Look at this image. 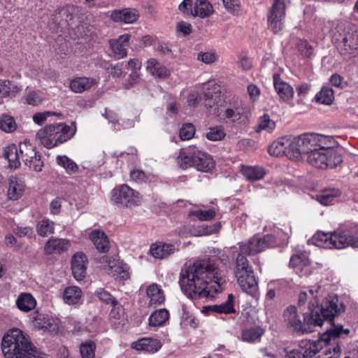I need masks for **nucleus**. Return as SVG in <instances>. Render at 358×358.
Instances as JSON below:
<instances>
[{"mask_svg": "<svg viewBox=\"0 0 358 358\" xmlns=\"http://www.w3.org/2000/svg\"><path fill=\"white\" fill-rule=\"evenodd\" d=\"M18 148L22 160H24V158H27L31 155H35V152H37L36 146L32 145L30 141L27 139L21 142Z\"/></svg>", "mask_w": 358, "mask_h": 358, "instance_id": "48", "label": "nucleus"}, {"mask_svg": "<svg viewBox=\"0 0 358 358\" xmlns=\"http://www.w3.org/2000/svg\"><path fill=\"white\" fill-rule=\"evenodd\" d=\"M358 46V39L351 33H347L339 43L341 53L343 55L353 53Z\"/></svg>", "mask_w": 358, "mask_h": 358, "instance_id": "32", "label": "nucleus"}, {"mask_svg": "<svg viewBox=\"0 0 358 358\" xmlns=\"http://www.w3.org/2000/svg\"><path fill=\"white\" fill-rule=\"evenodd\" d=\"M17 308L23 312L33 310L36 305V299L29 293H22L16 300Z\"/></svg>", "mask_w": 358, "mask_h": 358, "instance_id": "35", "label": "nucleus"}, {"mask_svg": "<svg viewBox=\"0 0 358 358\" xmlns=\"http://www.w3.org/2000/svg\"><path fill=\"white\" fill-rule=\"evenodd\" d=\"M227 10L232 14L239 12L241 8L240 0H222Z\"/></svg>", "mask_w": 358, "mask_h": 358, "instance_id": "56", "label": "nucleus"}, {"mask_svg": "<svg viewBox=\"0 0 358 358\" xmlns=\"http://www.w3.org/2000/svg\"><path fill=\"white\" fill-rule=\"evenodd\" d=\"M235 276L241 289L253 298L259 296L258 280L248 259L238 254L234 269Z\"/></svg>", "mask_w": 358, "mask_h": 358, "instance_id": "7", "label": "nucleus"}, {"mask_svg": "<svg viewBox=\"0 0 358 358\" xmlns=\"http://www.w3.org/2000/svg\"><path fill=\"white\" fill-rule=\"evenodd\" d=\"M241 173L248 180L251 181L261 180L266 174L264 169L258 166H242Z\"/></svg>", "mask_w": 358, "mask_h": 358, "instance_id": "36", "label": "nucleus"}, {"mask_svg": "<svg viewBox=\"0 0 358 358\" xmlns=\"http://www.w3.org/2000/svg\"><path fill=\"white\" fill-rule=\"evenodd\" d=\"M177 163L183 169L194 167L204 173L210 171L215 167V162L210 155L192 147L180 151Z\"/></svg>", "mask_w": 358, "mask_h": 358, "instance_id": "5", "label": "nucleus"}, {"mask_svg": "<svg viewBox=\"0 0 358 358\" xmlns=\"http://www.w3.org/2000/svg\"><path fill=\"white\" fill-rule=\"evenodd\" d=\"M1 350L5 358H43L29 336L18 328L10 329L4 334Z\"/></svg>", "mask_w": 358, "mask_h": 358, "instance_id": "3", "label": "nucleus"}, {"mask_svg": "<svg viewBox=\"0 0 358 358\" xmlns=\"http://www.w3.org/2000/svg\"><path fill=\"white\" fill-rule=\"evenodd\" d=\"M341 194L337 189H324L315 195L316 200L323 206L331 205L336 197Z\"/></svg>", "mask_w": 358, "mask_h": 358, "instance_id": "37", "label": "nucleus"}, {"mask_svg": "<svg viewBox=\"0 0 358 358\" xmlns=\"http://www.w3.org/2000/svg\"><path fill=\"white\" fill-rule=\"evenodd\" d=\"M22 87L8 80L0 79V99L15 96Z\"/></svg>", "mask_w": 358, "mask_h": 358, "instance_id": "33", "label": "nucleus"}, {"mask_svg": "<svg viewBox=\"0 0 358 358\" xmlns=\"http://www.w3.org/2000/svg\"><path fill=\"white\" fill-rule=\"evenodd\" d=\"M130 266L120 258H113V284L117 287L125 285L131 278Z\"/></svg>", "mask_w": 358, "mask_h": 358, "instance_id": "15", "label": "nucleus"}, {"mask_svg": "<svg viewBox=\"0 0 358 358\" xmlns=\"http://www.w3.org/2000/svg\"><path fill=\"white\" fill-rule=\"evenodd\" d=\"M130 178L132 180L141 183L146 180L147 176L142 170L134 169L131 171Z\"/></svg>", "mask_w": 358, "mask_h": 358, "instance_id": "62", "label": "nucleus"}, {"mask_svg": "<svg viewBox=\"0 0 358 358\" xmlns=\"http://www.w3.org/2000/svg\"><path fill=\"white\" fill-rule=\"evenodd\" d=\"M25 190L24 181L15 176L9 178L7 196L9 199L16 201L20 199Z\"/></svg>", "mask_w": 358, "mask_h": 358, "instance_id": "21", "label": "nucleus"}, {"mask_svg": "<svg viewBox=\"0 0 358 358\" xmlns=\"http://www.w3.org/2000/svg\"><path fill=\"white\" fill-rule=\"evenodd\" d=\"M22 161L26 166L32 170L36 172L42 171L43 162L41 161V156L38 152H35V155H31L27 158H24Z\"/></svg>", "mask_w": 358, "mask_h": 358, "instance_id": "46", "label": "nucleus"}, {"mask_svg": "<svg viewBox=\"0 0 358 358\" xmlns=\"http://www.w3.org/2000/svg\"><path fill=\"white\" fill-rule=\"evenodd\" d=\"M324 148H317L308 155L307 161L312 166L319 169L334 168L342 163L341 148H334V141L326 142Z\"/></svg>", "mask_w": 358, "mask_h": 358, "instance_id": "6", "label": "nucleus"}, {"mask_svg": "<svg viewBox=\"0 0 358 358\" xmlns=\"http://www.w3.org/2000/svg\"><path fill=\"white\" fill-rule=\"evenodd\" d=\"M95 84L96 80L92 78L78 77L70 82L69 87L74 93H82L89 90Z\"/></svg>", "mask_w": 358, "mask_h": 358, "instance_id": "28", "label": "nucleus"}, {"mask_svg": "<svg viewBox=\"0 0 358 358\" xmlns=\"http://www.w3.org/2000/svg\"><path fill=\"white\" fill-rule=\"evenodd\" d=\"M253 243L257 253L265 250L266 248L273 246L275 244V237L273 235H266L262 238L253 236L252 238V243Z\"/></svg>", "mask_w": 358, "mask_h": 358, "instance_id": "39", "label": "nucleus"}, {"mask_svg": "<svg viewBox=\"0 0 358 358\" xmlns=\"http://www.w3.org/2000/svg\"><path fill=\"white\" fill-rule=\"evenodd\" d=\"M286 15L285 0H274L267 14L268 28L274 33H279L284 27Z\"/></svg>", "mask_w": 358, "mask_h": 358, "instance_id": "11", "label": "nucleus"}, {"mask_svg": "<svg viewBox=\"0 0 358 358\" xmlns=\"http://www.w3.org/2000/svg\"><path fill=\"white\" fill-rule=\"evenodd\" d=\"M113 318L120 320L121 322L126 320L124 308L115 299H113Z\"/></svg>", "mask_w": 358, "mask_h": 358, "instance_id": "57", "label": "nucleus"}, {"mask_svg": "<svg viewBox=\"0 0 358 358\" xmlns=\"http://www.w3.org/2000/svg\"><path fill=\"white\" fill-rule=\"evenodd\" d=\"M69 246L70 243L67 239L52 238L46 243L44 252L46 255L59 254L67 250Z\"/></svg>", "mask_w": 358, "mask_h": 358, "instance_id": "25", "label": "nucleus"}, {"mask_svg": "<svg viewBox=\"0 0 358 358\" xmlns=\"http://www.w3.org/2000/svg\"><path fill=\"white\" fill-rule=\"evenodd\" d=\"M220 87L214 81H208L203 87V97L206 107L212 108L220 98Z\"/></svg>", "mask_w": 358, "mask_h": 358, "instance_id": "17", "label": "nucleus"}, {"mask_svg": "<svg viewBox=\"0 0 358 358\" xmlns=\"http://www.w3.org/2000/svg\"><path fill=\"white\" fill-rule=\"evenodd\" d=\"M328 141H331V136L315 133H305L293 137L290 145L291 155L294 159H298L302 155H308L317 148H324Z\"/></svg>", "mask_w": 358, "mask_h": 358, "instance_id": "8", "label": "nucleus"}, {"mask_svg": "<svg viewBox=\"0 0 358 358\" xmlns=\"http://www.w3.org/2000/svg\"><path fill=\"white\" fill-rule=\"evenodd\" d=\"M310 261L305 253L292 256L289 261V266L295 268L297 272L302 275H308L311 273L310 267Z\"/></svg>", "mask_w": 358, "mask_h": 358, "instance_id": "19", "label": "nucleus"}, {"mask_svg": "<svg viewBox=\"0 0 358 358\" xmlns=\"http://www.w3.org/2000/svg\"><path fill=\"white\" fill-rule=\"evenodd\" d=\"M76 126L65 123L48 124L39 129L36 139L47 148H52L71 139L76 133Z\"/></svg>", "mask_w": 358, "mask_h": 358, "instance_id": "4", "label": "nucleus"}, {"mask_svg": "<svg viewBox=\"0 0 358 358\" xmlns=\"http://www.w3.org/2000/svg\"><path fill=\"white\" fill-rule=\"evenodd\" d=\"M197 59L206 64H210L217 60V55L213 52H200L197 55Z\"/></svg>", "mask_w": 358, "mask_h": 358, "instance_id": "59", "label": "nucleus"}, {"mask_svg": "<svg viewBox=\"0 0 358 358\" xmlns=\"http://www.w3.org/2000/svg\"><path fill=\"white\" fill-rule=\"evenodd\" d=\"M195 127L192 123L183 124L179 131V136L182 141H187L194 137Z\"/></svg>", "mask_w": 358, "mask_h": 358, "instance_id": "50", "label": "nucleus"}, {"mask_svg": "<svg viewBox=\"0 0 358 358\" xmlns=\"http://www.w3.org/2000/svg\"><path fill=\"white\" fill-rule=\"evenodd\" d=\"M176 251L175 247L171 244L166 243H155L150 247V253L155 257L159 259H164L174 253Z\"/></svg>", "mask_w": 358, "mask_h": 358, "instance_id": "29", "label": "nucleus"}, {"mask_svg": "<svg viewBox=\"0 0 358 358\" xmlns=\"http://www.w3.org/2000/svg\"><path fill=\"white\" fill-rule=\"evenodd\" d=\"M303 314V322H302L297 313L296 308L289 306L284 313L285 320L292 328V329L300 334H304L313 331L314 324H309L305 320Z\"/></svg>", "mask_w": 358, "mask_h": 358, "instance_id": "13", "label": "nucleus"}, {"mask_svg": "<svg viewBox=\"0 0 358 358\" xmlns=\"http://www.w3.org/2000/svg\"><path fill=\"white\" fill-rule=\"evenodd\" d=\"M292 138L282 137L273 142L268 148L270 155L279 157L286 155L290 159H294V156L291 155L292 150L291 149Z\"/></svg>", "mask_w": 358, "mask_h": 358, "instance_id": "16", "label": "nucleus"}, {"mask_svg": "<svg viewBox=\"0 0 358 358\" xmlns=\"http://www.w3.org/2000/svg\"><path fill=\"white\" fill-rule=\"evenodd\" d=\"M212 253V257L198 259L185 269H182L179 283L187 296L192 299L213 297L208 283L214 282L219 287L225 283L217 262H223L227 257L219 249H214Z\"/></svg>", "mask_w": 358, "mask_h": 358, "instance_id": "1", "label": "nucleus"}, {"mask_svg": "<svg viewBox=\"0 0 358 358\" xmlns=\"http://www.w3.org/2000/svg\"><path fill=\"white\" fill-rule=\"evenodd\" d=\"M131 348L136 350H143L150 353L157 352L162 348L161 342L152 338H143L131 343Z\"/></svg>", "mask_w": 358, "mask_h": 358, "instance_id": "23", "label": "nucleus"}, {"mask_svg": "<svg viewBox=\"0 0 358 358\" xmlns=\"http://www.w3.org/2000/svg\"><path fill=\"white\" fill-rule=\"evenodd\" d=\"M273 85L279 96L284 101H287L293 97V88L287 83L281 80L278 74L273 75Z\"/></svg>", "mask_w": 358, "mask_h": 358, "instance_id": "26", "label": "nucleus"}, {"mask_svg": "<svg viewBox=\"0 0 358 358\" xmlns=\"http://www.w3.org/2000/svg\"><path fill=\"white\" fill-rule=\"evenodd\" d=\"M206 136L210 141H220L225 136V133L222 127L218 126L210 128L209 131L206 133Z\"/></svg>", "mask_w": 358, "mask_h": 358, "instance_id": "52", "label": "nucleus"}, {"mask_svg": "<svg viewBox=\"0 0 358 358\" xmlns=\"http://www.w3.org/2000/svg\"><path fill=\"white\" fill-rule=\"evenodd\" d=\"M349 334V329H344L342 326L333 327L331 329H327L317 341H301L299 343V350L304 358H310L328 345L331 339L342 337L343 335L348 336Z\"/></svg>", "mask_w": 358, "mask_h": 358, "instance_id": "9", "label": "nucleus"}, {"mask_svg": "<svg viewBox=\"0 0 358 358\" xmlns=\"http://www.w3.org/2000/svg\"><path fill=\"white\" fill-rule=\"evenodd\" d=\"M264 329L259 327H255L242 332V338L244 341L253 343L260 339L264 334Z\"/></svg>", "mask_w": 358, "mask_h": 358, "instance_id": "42", "label": "nucleus"}, {"mask_svg": "<svg viewBox=\"0 0 358 358\" xmlns=\"http://www.w3.org/2000/svg\"><path fill=\"white\" fill-rule=\"evenodd\" d=\"M96 296L101 300V301L109 304L110 303H112V296L110 292L106 291L103 288H99L96 292Z\"/></svg>", "mask_w": 358, "mask_h": 358, "instance_id": "63", "label": "nucleus"}, {"mask_svg": "<svg viewBox=\"0 0 358 358\" xmlns=\"http://www.w3.org/2000/svg\"><path fill=\"white\" fill-rule=\"evenodd\" d=\"M247 90L250 98L253 102L259 99L260 95V90L257 85L250 84L248 86Z\"/></svg>", "mask_w": 358, "mask_h": 358, "instance_id": "64", "label": "nucleus"}, {"mask_svg": "<svg viewBox=\"0 0 358 358\" xmlns=\"http://www.w3.org/2000/svg\"><path fill=\"white\" fill-rule=\"evenodd\" d=\"M3 156L8 159L9 166L12 169H17L21 165V155L17 148L15 144L7 146L3 152Z\"/></svg>", "mask_w": 358, "mask_h": 358, "instance_id": "30", "label": "nucleus"}, {"mask_svg": "<svg viewBox=\"0 0 358 358\" xmlns=\"http://www.w3.org/2000/svg\"><path fill=\"white\" fill-rule=\"evenodd\" d=\"M239 250L240 253L243 256L245 255H253L257 254V250L255 249V246L253 243H252V238L247 243H239Z\"/></svg>", "mask_w": 358, "mask_h": 358, "instance_id": "55", "label": "nucleus"}, {"mask_svg": "<svg viewBox=\"0 0 358 358\" xmlns=\"http://www.w3.org/2000/svg\"><path fill=\"white\" fill-rule=\"evenodd\" d=\"M250 108L248 105L242 101L236 99L229 103L224 111L223 115L225 119L231 122L245 124L248 120Z\"/></svg>", "mask_w": 358, "mask_h": 358, "instance_id": "12", "label": "nucleus"}, {"mask_svg": "<svg viewBox=\"0 0 358 358\" xmlns=\"http://www.w3.org/2000/svg\"><path fill=\"white\" fill-rule=\"evenodd\" d=\"M213 6L207 0H197L192 14L200 17H206L213 13Z\"/></svg>", "mask_w": 358, "mask_h": 358, "instance_id": "40", "label": "nucleus"}, {"mask_svg": "<svg viewBox=\"0 0 358 358\" xmlns=\"http://www.w3.org/2000/svg\"><path fill=\"white\" fill-rule=\"evenodd\" d=\"M57 164L62 166L68 174H74L78 173V165L66 156H58L57 157Z\"/></svg>", "mask_w": 358, "mask_h": 358, "instance_id": "45", "label": "nucleus"}, {"mask_svg": "<svg viewBox=\"0 0 358 358\" xmlns=\"http://www.w3.org/2000/svg\"><path fill=\"white\" fill-rule=\"evenodd\" d=\"M334 99V93L331 88L328 87H324L321 90L315 95V100L317 102L330 105L332 103Z\"/></svg>", "mask_w": 358, "mask_h": 358, "instance_id": "43", "label": "nucleus"}, {"mask_svg": "<svg viewBox=\"0 0 358 358\" xmlns=\"http://www.w3.org/2000/svg\"><path fill=\"white\" fill-rule=\"evenodd\" d=\"M147 295L150 298V305H161L164 302L165 296L164 292L157 285L152 284L147 289Z\"/></svg>", "mask_w": 358, "mask_h": 358, "instance_id": "38", "label": "nucleus"}, {"mask_svg": "<svg viewBox=\"0 0 358 358\" xmlns=\"http://www.w3.org/2000/svg\"><path fill=\"white\" fill-rule=\"evenodd\" d=\"M96 345L94 342L90 341L82 343L80 352L83 358H94Z\"/></svg>", "mask_w": 358, "mask_h": 358, "instance_id": "51", "label": "nucleus"}, {"mask_svg": "<svg viewBox=\"0 0 358 358\" xmlns=\"http://www.w3.org/2000/svg\"><path fill=\"white\" fill-rule=\"evenodd\" d=\"M36 231L41 236H48L54 233L55 222L49 219H43L37 224Z\"/></svg>", "mask_w": 358, "mask_h": 358, "instance_id": "44", "label": "nucleus"}, {"mask_svg": "<svg viewBox=\"0 0 358 358\" xmlns=\"http://www.w3.org/2000/svg\"><path fill=\"white\" fill-rule=\"evenodd\" d=\"M83 296L82 290L77 286L66 287L63 292V300L65 303L75 305L79 303Z\"/></svg>", "mask_w": 358, "mask_h": 358, "instance_id": "34", "label": "nucleus"}, {"mask_svg": "<svg viewBox=\"0 0 358 358\" xmlns=\"http://www.w3.org/2000/svg\"><path fill=\"white\" fill-rule=\"evenodd\" d=\"M140 14L132 8H127L113 10V21L122 22L125 24H132L138 20Z\"/></svg>", "mask_w": 358, "mask_h": 358, "instance_id": "22", "label": "nucleus"}, {"mask_svg": "<svg viewBox=\"0 0 358 358\" xmlns=\"http://www.w3.org/2000/svg\"><path fill=\"white\" fill-rule=\"evenodd\" d=\"M275 127V123L271 120L268 115L264 114L260 117L257 126L255 128V131L259 133L265 130L271 132Z\"/></svg>", "mask_w": 358, "mask_h": 358, "instance_id": "47", "label": "nucleus"}, {"mask_svg": "<svg viewBox=\"0 0 358 358\" xmlns=\"http://www.w3.org/2000/svg\"><path fill=\"white\" fill-rule=\"evenodd\" d=\"M57 116L59 117H61L62 115L61 113H57L52 111H45L42 113H37L33 115V121L38 124L41 125L43 124L49 117L51 116Z\"/></svg>", "mask_w": 358, "mask_h": 358, "instance_id": "53", "label": "nucleus"}, {"mask_svg": "<svg viewBox=\"0 0 358 358\" xmlns=\"http://www.w3.org/2000/svg\"><path fill=\"white\" fill-rule=\"evenodd\" d=\"M281 355L284 358H304V355H302L299 350V345L295 348H292L290 346L284 348L282 350Z\"/></svg>", "mask_w": 358, "mask_h": 358, "instance_id": "54", "label": "nucleus"}, {"mask_svg": "<svg viewBox=\"0 0 358 358\" xmlns=\"http://www.w3.org/2000/svg\"><path fill=\"white\" fill-rule=\"evenodd\" d=\"M17 124L13 117L9 115H3L0 118V129L6 132L10 133L16 129Z\"/></svg>", "mask_w": 358, "mask_h": 358, "instance_id": "49", "label": "nucleus"}, {"mask_svg": "<svg viewBox=\"0 0 358 358\" xmlns=\"http://www.w3.org/2000/svg\"><path fill=\"white\" fill-rule=\"evenodd\" d=\"M169 311L161 308L154 311L149 317V324L152 327L162 326L169 319Z\"/></svg>", "mask_w": 358, "mask_h": 358, "instance_id": "41", "label": "nucleus"}, {"mask_svg": "<svg viewBox=\"0 0 358 358\" xmlns=\"http://www.w3.org/2000/svg\"><path fill=\"white\" fill-rule=\"evenodd\" d=\"M113 199L116 203L127 206H138L141 203L139 193L127 185H122L113 189Z\"/></svg>", "mask_w": 358, "mask_h": 358, "instance_id": "14", "label": "nucleus"}, {"mask_svg": "<svg viewBox=\"0 0 358 358\" xmlns=\"http://www.w3.org/2000/svg\"><path fill=\"white\" fill-rule=\"evenodd\" d=\"M313 243L324 248L342 249L352 247L353 231H337L332 233L317 232L311 238Z\"/></svg>", "mask_w": 358, "mask_h": 358, "instance_id": "10", "label": "nucleus"}, {"mask_svg": "<svg viewBox=\"0 0 358 358\" xmlns=\"http://www.w3.org/2000/svg\"><path fill=\"white\" fill-rule=\"evenodd\" d=\"M320 289V286L313 287L308 290L309 294L314 298V301H310L308 305V312L305 314V320L309 324H314V326L321 327L324 322L330 324L328 329H331L333 327L343 326L341 324H336L334 320L343 313L345 310V306L343 302L336 295H329L319 305L316 299L315 292L317 293Z\"/></svg>", "mask_w": 358, "mask_h": 358, "instance_id": "2", "label": "nucleus"}, {"mask_svg": "<svg viewBox=\"0 0 358 358\" xmlns=\"http://www.w3.org/2000/svg\"><path fill=\"white\" fill-rule=\"evenodd\" d=\"M90 238L99 252L106 253L110 250V241L103 231L93 230L90 234Z\"/></svg>", "mask_w": 358, "mask_h": 358, "instance_id": "24", "label": "nucleus"}, {"mask_svg": "<svg viewBox=\"0 0 358 358\" xmlns=\"http://www.w3.org/2000/svg\"><path fill=\"white\" fill-rule=\"evenodd\" d=\"M147 71L154 76L165 78L169 76L170 71L166 67L162 66L156 59L150 58L146 62Z\"/></svg>", "mask_w": 358, "mask_h": 358, "instance_id": "31", "label": "nucleus"}, {"mask_svg": "<svg viewBox=\"0 0 358 358\" xmlns=\"http://www.w3.org/2000/svg\"><path fill=\"white\" fill-rule=\"evenodd\" d=\"M87 259L83 252L76 253L71 261V269L73 277L77 280H82L86 274Z\"/></svg>", "mask_w": 358, "mask_h": 358, "instance_id": "18", "label": "nucleus"}, {"mask_svg": "<svg viewBox=\"0 0 358 358\" xmlns=\"http://www.w3.org/2000/svg\"><path fill=\"white\" fill-rule=\"evenodd\" d=\"M298 49L306 57H310L313 53V48L306 41H301L298 44Z\"/></svg>", "mask_w": 358, "mask_h": 358, "instance_id": "61", "label": "nucleus"}, {"mask_svg": "<svg viewBox=\"0 0 358 358\" xmlns=\"http://www.w3.org/2000/svg\"><path fill=\"white\" fill-rule=\"evenodd\" d=\"M130 38V34H125L113 41V58L120 59L127 56Z\"/></svg>", "mask_w": 358, "mask_h": 358, "instance_id": "27", "label": "nucleus"}, {"mask_svg": "<svg viewBox=\"0 0 358 358\" xmlns=\"http://www.w3.org/2000/svg\"><path fill=\"white\" fill-rule=\"evenodd\" d=\"M194 215L201 221H208L213 219L215 216V211L213 209L207 210H196L194 212Z\"/></svg>", "mask_w": 358, "mask_h": 358, "instance_id": "58", "label": "nucleus"}, {"mask_svg": "<svg viewBox=\"0 0 358 358\" xmlns=\"http://www.w3.org/2000/svg\"><path fill=\"white\" fill-rule=\"evenodd\" d=\"M25 102L29 105L38 106L42 103V99L37 92L32 91L26 95Z\"/></svg>", "mask_w": 358, "mask_h": 358, "instance_id": "60", "label": "nucleus"}, {"mask_svg": "<svg viewBox=\"0 0 358 358\" xmlns=\"http://www.w3.org/2000/svg\"><path fill=\"white\" fill-rule=\"evenodd\" d=\"M234 296L229 294L227 301L219 305L206 306L203 307L202 312L203 313H209L210 312L220 314H231L236 312L234 305Z\"/></svg>", "mask_w": 358, "mask_h": 358, "instance_id": "20", "label": "nucleus"}]
</instances>
